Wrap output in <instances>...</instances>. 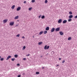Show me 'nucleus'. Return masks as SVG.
I'll return each mask as SVG.
<instances>
[{"label": "nucleus", "mask_w": 77, "mask_h": 77, "mask_svg": "<svg viewBox=\"0 0 77 77\" xmlns=\"http://www.w3.org/2000/svg\"><path fill=\"white\" fill-rule=\"evenodd\" d=\"M49 47H50L49 46H48L47 47V45H46L45 46L44 49L45 50H47L48 49V48H49Z\"/></svg>", "instance_id": "nucleus-1"}, {"label": "nucleus", "mask_w": 77, "mask_h": 77, "mask_svg": "<svg viewBox=\"0 0 77 77\" xmlns=\"http://www.w3.org/2000/svg\"><path fill=\"white\" fill-rule=\"evenodd\" d=\"M60 30V28L58 27L55 29L56 32H57L58 31H59Z\"/></svg>", "instance_id": "nucleus-2"}, {"label": "nucleus", "mask_w": 77, "mask_h": 77, "mask_svg": "<svg viewBox=\"0 0 77 77\" xmlns=\"http://www.w3.org/2000/svg\"><path fill=\"white\" fill-rule=\"evenodd\" d=\"M21 9V7H18L17 9V11H19Z\"/></svg>", "instance_id": "nucleus-3"}, {"label": "nucleus", "mask_w": 77, "mask_h": 77, "mask_svg": "<svg viewBox=\"0 0 77 77\" xmlns=\"http://www.w3.org/2000/svg\"><path fill=\"white\" fill-rule=\"evenodd\" d=\"M55 30V28H52L51 30V32L52 33L53 32H54V31Z\"/></svg>", "instance_id": "nucleus-4"}, {"label": "nucleus", "mask_w": 77, "mask_h": 77, "mask_svg": "<svg viewBox=\"0 0 77 77\" xmlns=\"http://www.w3.org/2000/svg\"><path fill=\"white\" fill-rule=\"evenodd\" d=\"M62 19H60L58 20V22L59 23V24H60V23H62Z\"/></svg>", "instance_id": "nucleus-5"}, {"label": "nucleus", "mask_w": 77, "mask_h": 77, "mask_svg": "<svg viewBox=\"0 0 77 77\" xmlns=\"http://www.w3.org/2000/svg\"><path fill=\"white\" fill-rule=\"evenodd\" d=\"M14 22H11L10 23V26H13L14 25Z\"/></svg>", "instance_id": "nucleus-6"}, {"label": "nucleus", "mask_w": 77, "mask_h": 77, "mask_svg": "<svg viewBox=\"0 0 77 77\" xmlns=\"http://www.w3.org/2000/svg\"><path fill=\"white\" fill-rule=\"evenodd\" d=\"M7 21H8V20L7 19H5L3 21V22L4 23H6Z\"/></svg>", "instance_id": "nucleus-7"}, {"label": "nucleus", "mask_w": 77, "mask_h": 77, "mask_svg": "<svg viewBox=\"0 0 77 77\" xmlns=\"http://www.w3.org/2000/svg\"><path fill=\"white\" fill-rule=\"evenodd\" d=\"M67 23V20H64L63 22V24H65V23Z\"/></svg>", "instance_id": "nucleus-8"}, {"label": "nucleus", "mask_w": 77, "mask_h": 77, "mask_svg": "<svg viewBox=\"0 0 77 77\" xmlns=\"http://www.w3.org/2000/svg\"><path fill=\"white\" fill-rule=\"evenodd\" d=\"M11 56H9L6 59V60H8V59H9V58H11Z\"/></svg>", "instance_id": "nucleus-9"}, {"label": "nucleus", "mask_w": 77, "mask_h": 77, "mask_svg": "<svg viewBox=\"0 0 77 77\" xmlns=\"http://www.w3.org/2000/svg\"><path fill=\"white\" fill-rule=\"evenodd\" d=\"M49 29H50V28H49V27H47L46 28L45 30H46L48 31V30H49Z\"/></svg>", "instance_id": "nucleus-10"}, {"label": "nucleus", "mask_w": 77, "mask_h": 77, "mask_svg": "<svg viewBox=\"0 0 77 77\" xmlns=\"http://www.w3.org/2000/svg\"><path fill=\"white\" fill-rule=\"evenodd\" d=\"M72 17H73V16L72 15H70L69 17V18H72Z\"/></svg>", "instance_id": "nucleus-11"}, {"label": "nucleus", "mask_w": 77, "mask_h": 77, "mask_svg": "<svg viewBox=\"0 0 77 77\" xmlns=\"http://www.w3.org/2000/svg\"><path fill=\"white\" fill-rule=\"evenodd\" d=\"M59 33L60 35H63V33L62 32H60Z\"/></svg>", "instance_id": "nucleus-12"}, {"label": "nucleus", "mask_w": 77, "mask_h": 77, "mask_svg": "<svg viewBox=\"0 0 77 77\" xmlns=\"http://www.w3.org/2000/svg\"><path fill=\"white\" fill-rule=\"evenodd\" d=\"M15 8V5H14L11 7V9H14Z\"/></svg>", "instance_id": "nucleus-13"}, {"label": "nucleus", "mask_w": 77, "mask_h": 77, "mask_svg": "<svg viewBox=\"0 0 77 77\" xmlns=\"http://www.w3.org/2000/svg\"><path fill=\"white\" fill-rule=\"evenodd\" d=\"M41 18L42 19H44V18H45V16L44 15H43Z\"/></svg>", "instance_id": "nucleus-14"}, {"label": "nucleus", "mask_w": 77, "mask_h": 77, "mask_svg": "<svg viewBox=\"0 0 77 77\" xmlns=\"http://www.w3.org/2000/svg\"><path fill=\"white\" fill-rule=\"evenodd\" d=\"M18 16H16V17H15V18H14L15 20H16V19H18Z\"/></svg>", "instance_id": "nucleus-15"}, {"label": "nucleus", "mask_w": 77, "mask_h": 77, "mask_svg": "<svg viewBox=\"0 0 77 77\" xmlns=\"http://www.w3.org/2000/svg\"><path fill=\"white\" fill-rule=\"evenodd\" d=\"M42 33H43V31H42L39 32V35H42Z\"/></svg>", "instance_id": "nucleus-16"}, {"label": "nucleus", "mask_w": 77, "mask_h": 77, "mask_svg": "<svg viewBox=\"0 0 77 77\" xmlns=\"http://www.w3.org/2000/svg\"><path fill=\"white\" fill-rule=\"evenodd\" d=\"M47 33V31H45L44 32V34H45Z\"/></svg>", "instance_id": "nucleus-17"}, {"label": "nucleus", "mask_w": 77, "mask_h": 77, "mask_svg": "<svg viewBox=\"0 0 77 77\" xmlns=\"http://www.w3.org/2000/svg\"><path fill=\"white\" fill-rule=\"evenodd\" d=\"M15 60V58H12L11 59L12 61H14V60Z\"/></svg>", "instance_id": "nucleus-18"}, {"label": "nucleus", "mask_w": 77, "mask_h": 77, "mask_svg": "<svg viewBox=\"0 0 77 77\" xmlns=\"http://www.w3.org/2000/svg\"><path fill=\"white\" fill-rule=\"evenodd\" d=\"M71 37H70L68 38V40H71Z\"/></svg>", "instance_id": "nucleus-19"}, {"label": "nucleus", "mask_w": 77, "mask_h": 77, "mask_svg": "<svg viewBox=\"0 0 77 77\" xmlns=\"http://www.w3.org/2000/svg\"><path fill=\"white\" fill-rule=\"evenodd\" d=\"M42 42H39L38 43V45H41V44H42Z\"/></svg>", "instance_id": "nucleus-20"}, {"label": "nucleus", "mask_w": 77, "mask_h": 77, "mask_svg": "<svg viewBox=\"0 0 77 77\" xmlns=\"http://www.w3.org/2000/svg\"><path fill=\"white\" fill-rule=\"evenodd\" d=\"M48 2V1H47V0H45V3H47V2Z\"/></svg>", "instance_id": "nucleus-21"}, {"label": "nucleus", "mask_w": 77, "mask_h": 77, "mask_svg": "<svg viewBox=\"0 0 77 77\" xmlns=\"http://www.w3.org/2000/svg\"><path fill=\"white\" fill-rule=\"evenodd\" d=\"M68 21H69V22H70V21H71V19H69L68 20Z\"/></svg>", "instance_id": "nucleus-22"}, {"label": "nucleus", "mask_w": 77, "mask_h": 77, "mask_svg": "<svg viewBox=\"0 0 77 77\" xmlns=\"http://www.w3.org/2000/svg\"><path fill=\"white\" fill-rule=\"evenodd\" d=\"M14 57H18V55H15Z\"/></svg>", "instance_id": "nucleus-23"}, {"label": "nucleus", "mask_w": 77, "mask_h": 77, "mask_svg": "<svg viewBox=\"0 0 77 77\" xmlns=\"http://www.w3.org/2000/svg\"><path fill=\"white\" fill-rule=\"evenodd\" d=\"M25 48H26V46H23V50H24L25 49Z\"/></svg>", "instance_id": "nucleus-24"}, {"label": "nucleus", "mask_w": 77, "mask_h": 77, "mask_svg": "<svg viewBox=\"0 0 77 77\" xmlns=\"http://www.w3.org/2000/svg\"><path fill=\"white\" fill-rule=\"evenodd\" d=\"M16 36L17 37H18V38H19L20 37V34H18Z\"/></svg>", "instance_id": "nucleus-25"}, {"label": "nucleus", "mask_w": 77, "mask_h": 77, "mask_svg": "<svg viewBox=\"0 0 77 77\" xmlns=\"http://www.w3.org/2000/svg\"><path fill=\"white\" fill-rule=\"evenodd\" d=\"M65 60H63V62H62V63H65Z\"/></svg>", "instance_id": "nucleus-26"}, {"label": "nucleus", "mask_w": 77, "mask_h": 77, "mask_svg": "<svg viewBox=\"0 0 77 77\" xmlns=\"http://www.w3.org/2000/svg\"><path fill=\"white\" fill-rule=\"evenodd\" d=\"M36 74H39V72H36Z\"/></svg>", "instance_id": "nucleus-27"}, {"label": "nucleus", "mask_w": 77, "mask_h": 77, "mask_svg": "<svg viewBox=\"0 0 77 77\" xmlns=\"http://www.w3.org/2000/svg\"><path fill=\"white\" fill-rule=\"evenodd\" d=\"M69 14L70 15H71V14H72V12H71V11L69 12Z\"/></svg>", "instance_id": "nucleus-28"}, {"label": "nucleus", "mask_w": 77, "mask_h": 77, "mask_svg": "<svg viewBox=\"0 0 77 77\" xmlns=\"http://www.w3.org/2000/svg\"><path fill=\"white\" fill-rule=\"evenodd\" d=\"M51 54H54V51H52L51 53Z\"/></svg>", "instance_id": "nucleus-29"}, {"label": "nucleus", "mask_w": 77, "mask_h": 77, "mask_svg": "<svg viewBox=\"0 0 77 77\" xmlns=\"http://www.w3.org/2000/svg\"><path fill=\"white\" fill-rule=\"evenodd\" d=\"M35 2V0H32V3H33V2Z\"/></svg>", "instance_id": "nucleus-30"}, {"label": "nucleus", "mask_w": 77, "mask_h": 77, "mask_svg": "<svg viewBox=\"0 0 77 77\" xmlns=\"http://www.w3.org/2000/svg\"><path fill=\"white\" fill-rule=\"evenodd\" d=\"M3 58H2L0 59V60L1 61H2V60H3Z\"/></svg>", "instance_id": "nucleus-31"}, {"label": "nucleus", "mask_w": 77, "mask_h": 77, "mask_svg": "<svg viewBox=\"0 0 77 77\" xmlns=\"http://www.w3.org/2000/svg\"><path fill=\"white\" fill-rule=\"evenodd\" d=\"M74 18H77V15L75 16L74 17Z\"/></svg>", "instance_id": "nucleus-32"}, {"label": "nucleus", "mask_w": 77, "mask_h": 77, "mask_svg": "<svg viewBox=\"0 0 77 77\" xmlns=\"http://www.w3.org/2000/svg\"><path fill=\"white\" fill-rule=\"evenodd\" d=\"M31 9H32V8H29V11H30V10H31Z\"/></svg>", "instance_id": "nucleus-33"}, {"label": "nucleus", "mask_w": 77, "mask_h": 77, "mask_svg": "<svg viewBox=\"0 0 77 77\" xmlns=\"http://www.w3.org/2000/svg\"><path fill=\"white\" fill-rule=\"evenodd\" d=\"M41 15H40L39 16H38V18H41Z\"/></svg>", "instance_id": "nucleus-34"}, {"label": "nucleus", "mask_w": 77, "mask_h": 77, "mask_svg": "<svg viewBox=\"0 0 77 77\" xmlns=\"http://www.w3.org/2000/svg\"><path fill=\"white\" fill-rule=\"evenodd\" d=\"M30 56V54H28L26 55V56Z\"/></svg>", "instance_id": "nucleus-35"}, {"label": "nucleus", "mask_w": 77, "mask_h": 77, "mask_svg": "<svg viewBox=\"0 0 77 77\" xmlns=\"http://www.w3.org/2000/svg\"><path fill=\"white\" fill-rule=\"evenodd\" d=\"M17 77H21V75H19Z\"/></svg>", "instance_id": "nucleus-36"}, {"label": "nucleus", "mask_w": 77, "mask_h": 77, "mask_svg": "<svg viewBox=\"0 0 77 77\" xmlns=\"http://www.w3.org/2000/svg\"><path fill=\"white\" fill-rule=\"evenodd\" d=\"M26 3V1H24V2H23L24 3Z\"/></svg>", "instance_id": "nucleus-37"}, {"label": "nucleus", "mask_w": 77, "mask_h": 77, "mask_svg": "<svg viewBox=\"0 0 77 77\" xmlns=\"http://www.w3.org/2000/svg\"><path fill=\"white\" fill-rule=\"evenodd\" d=\"M17 66H19L20 65V64H17Z\"/></svg>", "instance_id": "nucleus-38"}, {"label": "nucleus", "mask_w": 77, "mask_h": 77, "mask_svg": "<svg viewBox=\"0 0 77 77\" xmlns=\"http://www.w3.org/2000/svg\"><path fill=\"white\" fill-rule=\"evenodd\" d=\"M26 58H23V60H26Z\"/></svg>", "instance_id": "nucleus-39"}, {"label": "nucleus", "mask_w": 77, "mask_h": 77, "mask_svg": "<svg viewBox=\"0 0 77 77\" xmlns=\"http://www.w3.org/2000/svg\"><path fill=\"white\" fill-rule=\"evenodd\" d=\"M59 60H61V58H59Z\"/></svg>", "instance_id": "nucleus-40"}, {"label": "nucleus", "mask_w": 77, "mask_h": 77, "mask_svg": "<svg viewBox=\"0 0 77 77\" xmlns=\"http://www.w3.org/2000/svg\"><path fill=\"white\" fill-rule=\"evenodd\" d=\"M59 66V65H57L56 66L57 67V66Z\"/></svg>", "instance_id": "nucleus-41"}, {"label": "nucleus", "mask_w": 77, "mask_h": 77, "mask_svg": "<svg viewBox=\"0 0 77 77\" xmlns=\"http://www.w3.org/2000/svg\"><path fill=\"white\" fill-rule=\"evenodd\" d=\"M22 38H24V36H23L22 37Z\"/></svg>", "instance_id": "nucleus-42"}, {"label": "nucleus", "mask_w": 77, "mask_h": 77, "mask_svg": "<svg viewBox=\"0 0 77 77\" xmlns=\"http://www.w3.org/2000/svg\"><path fill=\"white\" fill-rule=\"evenodd\" d=\"M44 67H42V69H44Z\"/></svg>", "instance_id": "nucleus-43"}, {"label": "nucleus", "mask_w": 77, "mask_h": 77, "mask_svg": "<svg viewBox=\"0 0 77 77\" xmlns=\"http://www.w3.org/2000/svg\"><path fill=\"white\" fill-rule=\"evenodd\" d=\"M33 38H34V36H33Z\"/></svg>", "instance_id": "nucleus-44"}, {"label": "nucleus", "mask_w": 77, "mask_h": 77, "mask_svg": "<svg viewBox=\"0 0 77 77\" xmlns=\"http://www.w3.org/2000/svg\"><path fill=\"white\" fill-rule=\"evenodd\" d=\"M42 57V56H41V57Z\"/></svg>", "instance_id": "nucleus-45"}, {"label": "nucleus", "mask_w": 77, "mask_h": 77, "mask_svg": "<svg viewBox=\"0 0 77 77\" xmlns=\"http://www.w3.org/2000/svg\"><path fill=\"white\" fill-rule=\"evenodd\" d=\"M0 58H1V56H0Z\"/></svg>", "instance_id": "nucleus-46"}]
</instances>
